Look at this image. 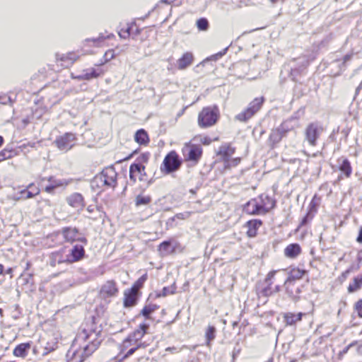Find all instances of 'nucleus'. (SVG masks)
Masks as SVG:
<instances>
[{
    "label": "nucleus",
    "instance_id": "473e14b6",
    "mask_svg": "<svg viewBox=\"0 0 362 362\" xmlns=\"http://www.w3.org/2000/svg\"><path fill=\"white\" fill-rule=\"evenodd\" d=\"M134 139L138 144L141 145H146L149 141L148 134L143 129L138 130L135 133Z\"/></svg>",
    "mask_w": 362,
    "mask_h": 362
},
{
    "label": "nucleus",
    "instance_id": "ea45409f",
    "mask_svg": "<svg viewBox=\"0 0 362 362\" xmlns=\"http://www.w3.org/2000/svg\"><path fill=\"white\" fill-rule=\"evenodd\" d=\"M152 199L149 195L139 194L135 199L136 206L147 205L151 202Z\"/></svg>",
    "mask_w": 362,
    "mask_h": 362
},
{
    "label": "nucleus",
    "instance_id": "aec40b11",
    "mask_svg": "<svg viewBox=\"0 0 362 362\" xmlns=\"http://www.w3.org/2000/svg\"><path fill=\"white\" fill-rule=\"evenodd\" d=\"M66 200L69 205L76 209H83L85 206L83 197L80 193H74L67 197Z\"/></svg>",
    "mask_w": 362,
    "mask_h": 362
},
{
    "label": "nucleus",
    "instance_id": "1a4fd4ad",
    "mask_svg": "<svg viewBox=\"0 0 362 362\" xmlns=\"http://www.w3.org/2000/svg\"><path fill=\"white\" fill-rule=\"evenodd\" d=\"M183 156L187 160L197 163L202 154V148L200 145L186 144L182 149Z\"/></svg>",
    "mask_w": 362,
    "mask_h": 362
},
{
    "label": "nucleus",
    "instance_id": "680f3d73",
    "mask_svg": "<svg viewBox=\"0 0 362 362\" xmlns=\"http://www.w3.org/2000/svg\"><path fill=\"white\" fill-rule=\"evenodd\" d=\"M351 270H352V267H350V268L347 269L346 271H344L342 273V276L344 278H346L347 276L351 273Z\"/></svg>",
    "mask_w": 362,
    "mask_h": 362
},
{
    "label": "nucleus",
    "instance_id": "c756f323",
    "mask_svg": "<svg viewBox=\"0 0 362 362\" xmlns=\"http://www.w3.org/2000/svg\"><path fill=\"white\" fill-rule=\"evenodd\" d=\"M286 134V131L283 127L273 129L269 135V141L272 143V145H275L281 141Z\"/></svg>",
    "mask_w": 362,
    "mask_h": 362
},
{
    "label": "nucleus",
    "instance_id": "9d476101",
    "mask_svg": "<svg viewBox=\"0 0 362 362\" xmlns=\"http://www.w3.org/2000/svg\"><path fill=\"white\" fill-rule=\"evenodd\" d=\"M76 139V137L74 134L66 132L64 134L57 137L54 143L60 151H68L74 146V144L73 142Z\"/></svg>",
    "mask_w": 362,
    "mask_h": 362
},
{
    "label": "nucleus",
    "instance_id": "b1692460",
    "mask_svg": "<svg viewBox=\"0 0 362 362\" xmlns=\"http://www.w3.org/2000/svg\"><path fill=\"white\" fill-rule=\"evenodd\" d=\"M264 214L267 213L276 206V201L268 195L262 194L259 197Z\"/></svg>",
    "mask_w": 362,
    "mask_h": 362
},
{
    "label": "nucleus",
    "instance_id": "423d86ee",
    "mask_svg": "<svg viewBox=\"0 0 362 362\" xmlns=\"http://www.w3.org/2000/svg\"><path fill=\"white\" fill-rule=\"evenodd\" d=\"M324 132L322 125L317 122L310 123L305 129V141L310 146H315L317 144V140Z\"/></svg>",
    "mask_w": 362,
    "mask_h": 362
},
{
    "label": "nucleus",
    "instance_id": "a878e982",
    "mask_svg": "<svg viewBox=\"0 0 362 362\" xmlns=\"http://www.w3.org/2000/svg\"><path fill=\"white\" fill-rule=\"evenodd\" d=\"M136 173L139 174V180H143L144 176L146 175L145 173V166L144 165H139L135 164H132L129 168V177L132 181L134 182L136 180Z\"/></svg>",
    "mask_w": 362,
    "mask_h": 362
},
{
    "label": "nucleus",
    "instance_id": "f8f14e48",
    "mask_svg": "<svg viewBox=\"0 0 362 362\" xmlns=\"http://www.w3.org/2000/svg\"><path fill=\"white\" fill-rule=\"evenodd\" d=\"M85 256V249L83 245L76 244L69 251L65 259H59V263H73L82 259Z\"/></svg>",
    "mask_w": 362,
    "mask_h": 362
},
{
    "label": "nucleus",
    "instance_id": "9b49d317",
    "mask_svg": "<svg viewBox=\"0 0 362 362\" xmlns=\"http://www.w3.org/2000/svg\"><path fill=\"white\" fill-rule=\"evenodd\" d=\"M296 62V66H292L289 73V77L293 81H297L298 77L304 74L305 70L309 65L310 61L307 57H302L298 58Z\"/></svg>",
    "mask_w": 362,
    "mask_h": 362
},
{
    "label": "nucleus",
    "instance_id": "7ed1b4c3",
    "mask_svg": "<svg viewBox=\"0 0 362 362\" xmlns=\"http://www.w3.org/2000/svg\"><path fill=\"white\" fill-rule=\"evenodd\" d=\"M182 163V159L175 151L169 152L160 165V171L165 174H170L180 169Z\"/></svg>",
    "mask_w": 362,
    "mask_h": 362
},
{
    "label": "nucleus",
    "instance_id": "c9c22d12",
    "mask_svg": "<svg viewBox=\"0 0 362 362\" xmlns=\"http://www.w3.org/2000/svg\"><path fill=\"white\" fill-rule=\"evenodd\" d=\"M362 287V274L354 277V281L350 283L348 287L349 293H354Z\"/></svg>",
    "mask_w": 362,
    "mask_h": 362
},
{
    "label": "nucleus",
    "instance_id": "f704fd0d",
    "mask_svg": "<svg viewBox=\"0 0 362 362\" xmlns=\"http://www.w3.org/2000/svg\"><path fill=\"white\" fill-rule=\"evenodd\" d=\"M216 335V329L214 326H209L205 332L206 344L208 347L211 346V342Z\"/></svg>",
    "mask_w": 362,
    "mask_h": 362
},
{
    "label": "nucleus",
    "instance_id": "412c9836",
    "mask_svg": "<svg viewBox=\"0 0 362 362\" xmlns=\"http://www.w3.org/2000/svg\"><path fill=\"white\" fill-rule=\"evenodd\" d=\"M194 62V55L192 52H187L177 61V66L180 70L186 69Z\"/></svg>",
    "mask_w": 362,
    "mask_h": 362
},
{
    "label": "nucleus",
    "instance_id": "37998d69",
    "mask_svg": "<svg viewBox=\"0 0 362 362\" xmlns=\"http://www.w3.org/2000/svg\"><path fill=\"white\" fill-rule=\"evenodd\" d=\"M197 25L200 30H206L209 28V22L207 19L202 18L197 21Z\"/></svg>",
    "mask_w": 362,
    "mask_h": 362
},
{
    "label": "nucleus",
    "instance_id": "6e6552de",
    "mask_svg": "<svg viewBox=\"0 0 362 362\" xmlns=\"http://www.w3.org/2000/svg\"><path fill=\"white\" fill-rule=\"evenodd\" d=\"M286 294L292 300L296 302L300 299V294L302 293L303 285L298 281H292L286 279L284 284Z\"/></svg>",
    "mask_w": 362,
    "mask_h": 362
},
{
    "label": "nucleus",
    "instance_id": "e433bc0d",
    "mask_svg": "<svg viewBox=\"0 0 362 362\" xmlns=\"http://www.w3.org/2000/svg\"><path fill=\"white\" fill-rule=\"evenodd\" d=\"M105 182V178H103V177L100 173L94 177V178L91 181V186L93 188H103L104 187H106V184Z\"/></svg>",
    "mask_w": 362,
    "mask_h": 362
},
{
    "label": "nucleus",
    "instance_id": "5701e85b",
    "mask_svg": "<svg viewBox=\"0 0 362 362\" xmlns=\"http://www.w3.org/2000/svg\"><path fill=\"white\" fill-rule=\"evenodd\" d=\"M276 273V271H272L267 274L264 279V284H266V286L264 288H262L260 291L262 296H269L274 293V291H273V288L272 287V285L273 284L272 281V279L274 278Z\"/></svg>",
    "mask_w": 362,
    "mask_h": 362
},
{
    "label": "nucleus",
    "instance_id": "f3484780",
    "mask_svg": "<svg viewBox=\"0 0 362 362\" xmlns=\"http://www.w3.org/2000/svg\"><path fill=\"white\" fill-rule=\"evenodd\" d=\"M100 174L105 180L106 187L114 188L116 186L117 173L113 167L104 169Z\"/></svg>",
    "mask_w": 362,
    "mask_h": 362
},
{
    "label": "nucleus",
    "instance_id": "4c0bfd02",
    "mask_svg": "<svg viewBox=\"0 0 362 362\" xmlns=\"http://www.w3.org/2000/svg\"><path fill=\"white\" fill-rule=\"evenodd\" d=\"M158 308L155 304L146 305L141 311V314L146 317V320L150 319V315Z\"/></svg>",
    "mask_w": 362,
    "mask_h": 362
},
{
    "label": "nucleus",
    "instance_id": "c85d7f7f",
    "mask_svg": "<svg viewBox=\"0 0 362 362\" xmlns=\"http://www.w3.org/2000/svg\"><path fill=\"white\" fill-rule=\"evenodd\" d=\"M31 349V344L30 342L22 343L18 344L13 351V354L16 357L25 358L28 351Z\"/></svg>",
    "mask_w": 362,
    "mask_h": 362
},
{
    "label": "nucleus",
    "instance_id": "5fc2aeb1",
    "mask_svg": "<svg viewBox=\"0 0 362 362\" xmlns=\"http://www.w3.org/2000/svg\"><path fill=\"white\" fill-rule=\"evenodd\" d=\"M13 100L10 96H0V103L3 105L12 104Z\"/></svg>",
    "mask_w": 362,
    "mask_h": 362
},
{
    "label": "nucleus",
    "instance_id": "052dcab7",
    "mask_svg": "<svg viewBox=\"0 0 362 362\" xmlns=\"http://www.w3.org/2000/svg\"><path fill=\"white\" fill-rule=\"evenodd\" d=\"M95 209H97L98 211H100L98 208L93 205L88 206L87 208V211L90 214L93 213L95 211Z\"/></svg>",
    "mask_w": 362,
    "mask_h": 362
},
{
    "label": "nucleus",
    "instance_id": "20e7f679",
    "mask_svg": "<svg viewBox=\"0 0 362 362\" xmlns=\"http://www.w3.org/2000/svg\"><path fill=\"white\" fill-rule=\"evenodd\" d=\"M149 328L150 325L146 320L140 323L138 328L123 341L122 350L137 344V342L143 338L144 334L148 332Z\"/></svg>",
    "mask_w": 362,
    "mask_h": 362
},
{
    "label": "nucleus",
    "instance_id": "774afa93",
    "mask_svg": "<svg viewBox=\"0 0 362 362\" xmlns=\"http://www.w3.org/2000/svg\"><path fill=\"white\" fill-rule=\"evenodd\" d=\"M280 290H281V286L279 285L276 286L275 288H273V291H274V293H277V292L280 291Z\"/></svg>",
    "mask_w": 362,
    "mask_h": 362
},
{
    "label": "nucleus",
    "instance_id": "3c124183",
    "mask_svg": "<svg viewBox=\"0 0 362 362\" xmlns=\"http://www.w3.org/2000/svg\"><path fill=\"white\" fill-rule=\"evenodd\" d=\"M21 277H23V281L25 284H30L31 286L34 285L33 274H28L26 276H25V274H21Z\"/></svg>",
    "mask_w": 362,
    "mask_h": 362
},
{
    "label": "nucleus",
    "instance_id": "cd10ccee",
    "mask_svg": "<svg viewBox=\"0 0 362 362\" xmlns=\"http://www.w3.org/2000/svg\"><path fill=\"white\" fill-rule=\"evenodd\" d=\"M262 225V221L259 219H253L246 223L247 228V234L249 237H255L257 233L258 228Z\"/></svg>",
    "mask_w": 362,
    "mask_h": 362
},
{
    "label": "nucleus",
    "instance_id": "c03bdc74",
    "mask_svg": "<svg viewBox=\"0 0 362 362\" xmlns=\"http://www.w3.org/2000/svg\"><path fill=\"white\" fill-rule=\"evenodd\" d=\"M40 193V189L38 187H35V192L28 191L27 189H23L21 191V194L22 195L25 194V199H30L34 197L35 195H37Z\"/></svg>",
    "mask_w": 362,
    "mask_h": 362
},
{
    "label": "nucleus",
    "instance_id": "0e129e2a",
    "mask_svg": "<svg viewBox=\"0 0 362 362\" xmlns=\"http://www.w3.org/2000/svg\"><path fill=\"white\" fill-rule=\"evenodd\" d=\"M357 260L358 261V262H362V250L358 251L357 254Z\"/></svg>",
    "mask_w": 362,
    "mask_h": 362
},
{
    "label": "nucleus",
    "instance_id": "49530a36",
    "mask_svg": "<svg viewBox=\"0 0 362 362\" xmlns=\"http://www.w3.org/2000/svg\"><path fill=\"white\" fill-rule=\"evenodd\" d=\"M1 152L2 153L3 156H4L6 159L11 158L17 155V153L15 150L8 149L7 148H4Z\"/></svg>",
    "mask_w": 362,
    "mask_h": 362
},
{
    "label": "nucleus",
    "instance_id": "4468645a",
    "mask_svg": "<svg viewBox=\"0 0 362 362\" xmlns=\"http://www.w3.org/2000/svg\"><path fill=\"white\" fill-rule=\"evenodd\" d=\"M235 148L232 146L229 143L222 144L217 152V156L221 161L223 162V164L226 163L231 156L235 153Z\"/></svg>",
    "mask_w": 362,
    "mask_h": 362
},
{
    "label": "nucleus",
    "instance_id": "8fccbe9b",
    "mask_svg": "<svg viewBox=\"0 0 362 362\" xmlns=\"http://www.w3.org/2000/svg\"><path fill=\"white\" fill-rule=\"evenodd\" d=\"M133 25L129 26L127 29H121L119 32V35L120 37L126 39L129 37L131 33V30L132 29Z\"/></svg>",
    "mask_w": 362,
    "mask_h": 362
},
{
    "label": "nucleus",
    "instance_id": "69168bd1",
    "mask_svg": "<svg viewBox=\"0 0 362 362\" xmlns=\"http://www.w3.org/2000/svg\"><path fill=\"white\" fill-rule=\"evenodd\" d=\"M362 88V81L361 83L358 85V86L356 88V95H358L359 94V92L361 90V89Z\"/></svg>",
    "mask_w": 362,
    "mask_h": 362
},
{
    "label": "nucleus",
    "instance_id": "4d7b16f0",
    "mask_svg": "<svg viewBox=\"0 0 362 362\" xmlns=\"http://www.w3.org/2000/svg\"><path fill=\"white\" fill-rule=\"evenodd\" d=\"M334 38V35L332 33H329V35H327L322 40V44H327L329 43L330 41H332Z\"/></svg>",
    "mask_w": 362,
    "mask_h": 362
},
{
    "label": "nucleus",
    "instance_id": "603ef678",
    "mask_svg": "<svg viewBox=\"0 0 362 362\" xmlns=\"http://www.w3.org/2000/svg\"><path fill=\"white\" fill-rule=\"evenodd\" d=\"M352 56H353L352 54H347L344 57L342 63L339 65L341 70L345 69L346 63L351 59Z\"/></svg>",
    "mask_w": 362,
    "mask_h": 362
},
{
    "label": "nucleus",
    "instance_id": "f03ea898",
    "mask_svg": "<svg viewBox=\"0 0 362 362\" xmlns=\"http://www.w3.org/2000/svg\"><path fill=\"white\" fill-rule=\"evenodd\" d=\"M220 112L216 105L204 107L198 115V124L201 128H209L216 124Z\"/></svg>",
    "mask_w": 362,
    "mask_h": 362
},
{
    "label": "nucleus",
    "instance_id": "39448f33",
    "mask_svg": "<svg viewBox=\"0 0 362 362\" xmlns=\"http://www.w3.org/2000/svg\"><path fill=\"white\" fill-rule=\"evenodd\" d=\"M264 102V97L255 98L244 111L235 116V119L243 122H247L261 109Z\"/></svg>",
    "mask_w": 362,
    "mask_h": 362
},
{
    "label": "nucleus",
    "instance_id": "09e8293b",
    "mask_svg": "<svg viewBox=\"0 0 362 362\" xmlns=\"http://www.w3.org/2000/svg\"><path fill=\"white\" fill-rule=\"evenodd\" d=\"M106 38H110V36H107V37H105L103 35L100 34L99 35V37H96V38H88L86 40L87 42H93L94 43L95 45L96 46H99L100 45V43L103 42L105 39Z\"/></svg>",
    "mask_w": 362,
    "mask_h": 362
},
{
    "label": "nucleus",
    "instance_id": "a19ab883",
    "mask_svg": "<svg viewBox=\"0 0 362 362\" xmlns=\"http://www.w3.org/2000/svg\"><path fill=\"white\" fill-rule=\"evenodd\" d=\"M150 153L148 152L141 153L136 158L135 162L133 164L144 165V163H146L148 161Z\"/></svg>",
    "mask_w": 362,
    "mask_h": 362
},
{
    "label": "nucleus",
    "instance_id": "2eb2a0df",
    "mask_svg": "<svg viewBox=\"0 0 362 362\" xmlns=\"http://www.w3.org/2000/svg\"><path fill=\"white\" fill-rule=\"evenodd\" d=\"M104 74V71L101 68H90L83 70V73L80 75L74 76L72 78L78 79L79 81L87 80L90 81L93 78H96Z\"/></svg>",
    "mask_w": 362,
    "mask_h": 362
},
{
    "label": "nucleus",
    "instance_id": "393cba45",
    "mask_svg": "<svg viewBox=\"0 0 362 362\" xmlns=\"http://www.w3.org/2000/svg\"><path fill=\"white\" fill-rule=\"evenodd\" d=\"M124 306L130 308L134 306L138 300L139 294L131 289H127L124 293Z\"/></svg>",
    "mask_w": 362,
    "mask_h": 362
},
{
    "label": "nucleus",
    "instance_id": "de8ad7c7",
    "mask_svg": "<svg viewBox=\"0 0 362 362\" xmlns=\"http://www.w3.org/2000/svg\"><path fill=\"white\" fill-rule=\"evenodd\" d=\"M175 291V286H171V287H164L163 289H162V291L160 293L158 294L157 296L158 297H161V296H166L169 294H173Z\"/></svg>",
    "mask_w": 362,
    "mask_h": 362
},
{
    "label": "nucleus",
    "instance_id": "338daca9",
    "mask_svg": "<svg viewBox=\"0 0 362 362\" xmlns=\"http://www.w3.org/2000/svg\"><path fill=\"white\" fill-rule=\"evenodd\" d=\"M35 187H36L35 186V185H34L33 183H31V184H30V185L28 186V189H31V190H30L31 192H35Z\"/></svg>",
    "mask_w": 362,
    "mask_h": 362
},
{
    "label": "nucleus",
    "instance_id": "0eeeda50",
    "mask_svg": "<svg viewBox=\"0 0 362 362\" xmlns=\"http://www.w3.org/2000/svg\"><path fill=\"white\" fill-rule=\"evenodd\" d=\"M58 233L62 235L64 240L66 243L79 242L83 245H86L88 243L87 239L83 236L82 233L76 227H63L58 231Z\"/></svg>",
    "mask_w": 362,
    "mask_h": 362
},
{
    "label": "nucleus",
    "instance_id": "a211bd4d",
    "mask_svg": "<svg viewBox=\"0 0 362 362\" xmlns=\"http://www.w3.org/2000/svg\"><path fill=\"white\" fill-rule=\"evenodd\" d=\"M117 284L113 280H110L103 284L100 289V294L104 298L115 296L118 293Z\"/></svg>",
    "mask_w": 362,
    "mask_h": 362
},
{
    "label": "nucleus",
    "instance_id": "864d4df0",
    "mask_svg": "<svg viewBox=\"0 0 362 362\" xmlns=\"http://www.w3.org/2000/svg\"><path fill=\"white\" fill-rule=\"evenodd\" d=\"M355 310L357 311L358 315L362 317V298L358 300L355 304Z\"/></svg>",
    "mask_w": 362,
    "mask_h": 362
},
{
    "label": "nucleus",
    "instance_id": "6ab92c4d",
    "mask_svg": "<svg viewBox=\"0 0 362 362\" xmlns=\"http://www.w3.org/2000/svg\"><path fill=\"white\" fill-rule=\"evenodd\" d=\"M57 60L61 61L62 66L68 68L71 66L78 58L79 55L76 52H69L66 54H57Z\"/></svg>",
    "mask_w": 362,
    "mask_h": 362
},
{
    "label": "nucleus",
    "instance_id": "dca6fc26",
    "mask_svg": "<svg viewBox=\"0 0 362 362\" xmlns=\"http://www.w3.org/2000/svg\"><path fill=\"white\" fill-rule=\"evenodd\" d=\"M47 180L50 184L45 187V192L49 194L53 193L54 190L57 187H66L72 181L71 179H56L53 176L49 177Z\"/></svg>",
    "mask_w": 362,
    "mask_h": 362
},
{
    "label": "nucleus",
    "instance_id": "13d9d810",
    "mask_svg": "<svg viewBox=\"0 0 362 362\" xmlns=\"http://www.w3.org/2000/svg\"><path fill=\"white\" fill-rule=\"evenodd\" d=\"M240 348L235 347L233 351V358H235L240 352Z\"/></svg>",
    "mask_w": 362,
    "mask_h": 362
},
{
    "label": "nucleus",
    "instance_id": "6e6d98bb",
    "mask_svg": "<svg viewBox=\"0 0 362 362\" xmlns=\"http://www.w3.org/2000/svg\"><path fill=\"white\" fill-rule=\"evenodd\" d=\"M226 50H227V49H225L223 50V52H219L218 53H217L216 54L211 55L208 59L216 61V60L220 59L221 57H222V56L226 54Z\"/></svg>",
    "mask_w": 362,
    "mask_h": 362
},
{
    "label": "nucleus",
    "instance_id": "a18cd8bd",
    "mask_svg": "<svg viewBox=\"0 0 362 362\" xmlns=\"http://www.w3.org/2000/svg\"><path fill=\"white\" fill-rule=\"evenodd\" d=\"M142 346H143V344L141 342L139 343L138 344H136L134 347H132L130 349H129L128 351L122 357V358L119 361L125 359V358L129 357L130 356L134 354V352L139 348L142 347Z\"/></svg>",
    "mask_w": 362,
    "mask_h": 362
},
{
    "label": "nucleus",
    "instance_id": "ddd939ff",
    "mask_svg": "<svg viewBox=\"0 0 362 362\" xmlns=\"http://www.w3.org/2000/svg\"><path fill=\"white\" fill-rule=\"evenodd\" d=\"M178 246L179 243L177 240L170 239L162 242L158 246V251L161 256H167L174 253Z\"/></svg>",
    "mask_w": 362,
    "mask_h": 362
},
{
    "label": "nucleus",
    "instance_id": "bf43d9fd",
    "mask_svg": "<svg viewBox=\"0 0 362 362\" xmlns=\"http://www.w3.org/2000/svg\"><path fill=\"white\" fill-rule=\"evenodd\" d=\"M358 243H362V226L360 228L358 235L356 238Z\"/></svg>",
    "mask_w": 362,
    "mask_h": 362
},
{
    "label": "nucleus",
    "instance_id": "f257e3e1",
    "mask_svg": "<svg viewBox=\"0 0 362 362\" xmlns=\"http://www.w3.org/2000/svg\"><path fill=\"white\" fill-rule=\"evenodd\" d=\"M96 318L93 317L90 323H86L83 329L77 334L75 341H86L83 349H78L73 344L66 354V358L73 362H83L90 356L100 345L104 339L103 328L98 325Z\"/></svg>",
    "mask_w": 362,
    "mask_h": 362
},
{
    "label": "nucleus",
    "instance_id": "79ce46f5",
    "mask_svg": "<svg viewBox=\"0 0 362 362\" xmlns=\"http://www.w3.org/2000/svg\"><path fill=\"white\" fill-rule=\"evenodd\" d=\"M241 158H230L229 160H228L226 163L223 164V168L225 170L230 169L231 168L237 166L240 163Z\"/></svg>",
    "mask_w": 362,
    "mask_h": 362
},
{
    "label": "nucleus",
    "instance_id": "7c9ffc66",
    "mask_svg": "<svg viewBox=\"0 0 362 362\" xmlns=\"http://www.w3.org/2000/svg\"><path fill=\"white\" fill-rule=\"evenodd\" d=\"M339 164V170L346 177H349L352 173V168L351 163L347 158L338 159Z\"/></svg>",
    "mask_w": 362,
    "mask_h": 362
},
{
    "label": "nucleus",
    "instance_id": "2f4dec72",
    "mask_svg": "<svg viewBox=\"0 0 362 362\" xmlns=\"http://www.w3.org/2000/svg\"><path fill=\"white\" fill-rule=\"evenodd\" d=\"M303 316L302 313L294 314L292 313H286L284 315V321L287 325H293L301 320Z\"/></svg>",
    "mask_w": 362,
    "mask_h": 362
},
{
    "label": "nucleus",
    "instance_id": "e2e57ef3",
    "mask_svg": "<svg viewBox=\"0 0 362 362\" xmlns=\"http://www.w3.org/2000/svg\"><path fill=\"white\" fill-rule=\"evenodd\" d=\"M56 348L52 346L51 348H49L47 346L45 347V350H47V351H45V353H43V355H45V354H47L48 353H49L50 351H52L55 349Z\"/></svg>",
    "mask_w": 362,
    "mask_h": 362
},
{
    "label": "nucleus",
    "instance_id": "bb28decb",
    "mask_svg": "<svg viewBox=\"0 0 362 362\" xmlns=\"http://www.w3.org/2000/svg\"><path fill=\"white\" fill-rule=\"evenodd\" d=\"M301 247L298 243L289 244L284 249V255L286 257L294 259L301 253Z\"/></svg>",
    "mask_w": 362,
    "mask_h": 362
},
{
    "label": "nucleus",
    "instance_id": "4be33fe9",
    "mask_svg": "<svg viewBox=\"0 0 362 362\" xmlns=\"http://www.w3.org/2000/svg\"><path fill=\"white\" fill-rule=\"evenodd\" d=\"M245 211L247 213L253 215L264 214L259 200L256 199H251L246 204L245 206Z\"/></svg>",
    "mask_w": 362,
    "mask_h": 362
},
{
    "label": "nucleus",
    "instance_id": "58836bf2",
    "mask_svg": "<svg viewBox=\"0 0 362 362\" xmlns=\"http://www.w3.org/2000/svg\"><path fill=\"white\" fill-rule=\"evenodd\" d=\"M146 279L147 274H144L133 284L130 289L139 294V290L143 287Z\"/></svg>",
    "mask_w": 362,
    "mask_h": 362
},
{
    "label": "nucleus",
    "instance_id": "72a5a7b5",
    "mask_svg": "<svg viewBox=\"0 0 362 362\" xmlns=\"http://www.w3.org/2000/svg\"><path fill=\"white\" fill-rule=\"evenodd\" d=\"M305 272V270L293 268L289 272L288 276L286 279L292 281H298V280L302 279Z\"/></svg>",
    "mask_w": 362,
    "mask_h": 362
}]
</instances>
